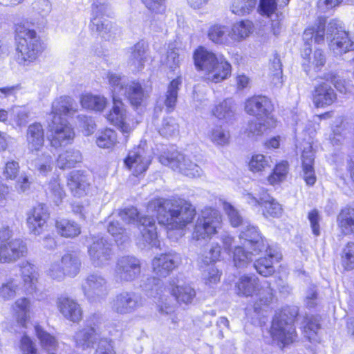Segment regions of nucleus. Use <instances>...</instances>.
<instances>
[{
	"mask_svg": "<svg viewBox=\"0 0 354 354\" xmlns=\"http://www.w3.org/2000/svg\"><path fill=\"white\" fill-rule=\"evenodd\" d=\"M107 231L118 244H122L129 239L126 229L122 226L118 220H115L111 216L109 217Z\"/></svg>",
	"mask_w": 354,
	"mask_h": 354,
	"instance_id": "nucleus-44",
	"label": "nucleus"
},
{
	"mask_svg": "<svg viewBox=\"0 0 354 354\" xmlns=\"http://www.w3.org/2000/svg\"><path fill=\"white\" fill-rule=\"evenodd\" d=\"M288 310L284 309L277 313L272 320L270 334L273 339L277 340L283 347L292 343L297 337L294 326V318L297 314L295 311L290 316Z\"/></svg>",
	"mask_w": 354,
	"mask_h": 354,
	"instance_id": "nucleus-7",
	"label": "nucleus"
},
{
	"mask_svg": "<svg viewBox=\"0 0 354 354\" xmlns=\"http://www.w3.org/2000/svg\"><path fill=\"white\" fill-rule=\"evenodd\" d=\"M160 161L162 165L169 167L174 171H178L188 177H199L203 173L201 167L194 162L189 156L178 151L172 152L166 156H161Z\"/></svg>",
	"mask_w": 354,
	"mask_h": 354,
	"instance_id": "nucleus-10",
	"label": "nucleus"
},
{
	"mask_svg": "<svg viewBox=\"0 0 354 354\" xmlns=\"http://www.w3.org/2000/svg\"><path fill=\"white\" fill-rule=\"evenodd\" d=\"M277 121L272 117L264 118H257L248 123V135L252 136H261L267 130L274 128Z\"/></svg>",
	"mask_w": 354,
	"mask_h": 354,
	"instance_id": "nucleus-39",
	"label": "nucleus"
},
{
	"mask_svg": "<svg viewBox=\"0 0 354 354\" xmlns=\"http://www.w3.org/2000/svg\"><path fill=\"white\" fill-rule=\"evenodd\" d=\"M57 305L59 312L67 319L73 322H78L82 319L80 306L74 299L62 295L57 298Z\"/></svg>",
	"mask_w": 354,
	"mask_h": 354,
	"instance_id": "nucleus-28",
	"label": "nucleus"
},
{
	"mask_svg": "<svg viewBox=\"0 0 354 354\" xmlns=\"http://www.w3.org/2000/svg\"><path fill=\"white\" fill-rule=\"evenodd\" d=\"M181 84L182 80L180 77L171 80L168 84L165 95L160 97L158 100L155 110L158 109L161 111L165 106L167 113L172 112L177 104L178 91Z\"/></svg>",
	"mask_w": 354,
	"mask_h": 354,
	"instance_id": "nucleus-25",
	"label": "nucleus"
},
{
	"mask_svg": "<svg viewBox=\"0 0 354 354\" xmlns=\"http://www.w3.org/2000/svg\"><path fill=\"white\" fill-rule=\"evenodd\" d=\"M50 145L55 148L66 146L73 140L75 133L66 119L55 116L48 124Z\"/></svg>",
	"mask_w": 354,
	"mask_h": 354,
	"instance_id": "nucleus-14",
	"label": "nucleus"
},
{
	"mask_svg": "<svg viewBox=\"0 0 354 354\" xmlns=\"http://www.w3.org/2000/svg\"><path fill=\"white\" fill-rule=\"evenodd\" d=\"M86 298L91 303L100 302L109 295L108 281L99 273L88 274L82 285Z\"/></svg>",
	"mask_w": 354,
	"mask_h": 354,
	"instance_id": "nucleus-13",
	"label": "nucleus"
},
{
	"mask_svg": "<svg viewBox=\"0 0 354 354\" xmlns=\"http://www.w3.org/2000/svg\"><path fill=\"white\" fill-rule=\"evenodd\" d=\"M90 178L82 171H73L68 177V186L75 196L87 194L91 186Z\"/></svg>",
	"mask_w": 354,
	"mask_h": 354,
	"instance_id": "nucleus-27",
	"label": "nucleus"
},
{
	"mask_svg": "<svg viewBox=\"0 0 354 354\" xmlns=\"http://www.w3.org/2000/svg\"><path fill=\"white\" fill-rule=\"evenodd\" d=\"M147 211L156 213L159 224L169 229H183L196 215L192 204L184 199L156 198L149 202Z\"/></svg>",
	"mask_w": 354,
	"mask_h": 354,
	"instance_id": "nucleus-2",
	"label": "nucleus"
},
{
	"mask_svg": "<svg viewBox=\"0 0 354 354\" xmlns=\"http://www.w3.org/2000/svg\"><path fill=\"white\" fill-rule=\"evenodd\" d=\"M93 32H96L102 39L109 40L111 37V23L106 19L91 18L89 25Z\"/></svg>",
	"mask_w": 354,
	"mask_h": 354,
	"instance_id": "nucleus-45",
	"label": "nucleus"
},
{
	"mask_svg": "<svg viewBox=\"0 0 354 354\" xmlns=\"http://www.w3.org/2000/svg\"><path fill=\"white\" fill-rule=\"evenodd\" d=\"M30 301L27 298H19L15 303V310L19 324L25 326L28 317Z\"/></svg>",
	"mask_w": 354,
	"mask_h": 354,
	"instance_id": "nucleus-49",
	"label": "nucleus"
},
{
	"mask_svg": "<svg viewBox=\"0 0 354 354\" xmlns=\"http://www.w3.org/2000/svg\"><path fill=\"white\" fill-rule=\"evenodd\" d=\"M47 194L57 205L62 202L65 196V192L58 178L50 180L48 185Z\"/></svg>",
	"mask_w": 354,
	"mask_h": 354,
	"instance_id": "nucleus-50",
	"label": "nucleus"
},
{
	"mask_svg": "<svg viewBox=\"0 0 354 354\" xmlns=\"http://www.w3.org/2000/svg\"><path fill=\"white\" fill-rule=\"evenodd\" d=\"M304 333L310 341L314 339L317 331L320 328V324L317 318L314 316H307L305 318Z\"/></svg>",
	"mask_w": 354,
	"mask_h": 354,
	"instance_id": "nucleus-58",
	"label": "nucleus"
},
{
	"mask_svg": "<svg viewBox=\"0 0 354 354\" xmlns=\"http://www.w3.org/2000/svg\"><path fill=\"white\" fill-rule=\"evenodd\" d=\"M59 262L67 276L74 277L80 272L81 261L76 254L67 252L62 257Z\"/></svg>",
	"mask_w": 354,
	"mask_h": 354,
	"instance_id": "nucleus-40",
	"label": "nucleus"
},
{
	"mask_svg": "<svg viewBox=\"0 0 354 354\" xmlns=\"http://www.w3.org/2000/svg\"><path fill=\"white\" fill-rule=\"evenodd\" d=\"M212 115L218 120H225L232 122L236 119V107L232 99H226L216 105L212 110Z\"/></svg>",
	"mask_w": 354,
	"mask_h": 354,
	"instance_id": "nucleus-37",
	"label": "nucleus"
},
{
	"mask_svg": "<svg viewBox=\"0 0 354 354\" xmlns=\"http://www.w3.org/2000/svg\"><path fill=\"white\" fill-rule=\"evenodd\" d=\"M102 322L103 317L102 315L95 313L87 319L86 328L102 337Z\"/></svg>",
	"mask_w": 354,
	"mask_h": 354,
	"instance_id": "nucleus-59",
	"label": "nucleus"
},
{
	"mask_svg": "<svg viewBox=\"0 0 354 354\" xmlns=\"http://www.w3.org/2000/svg\"><path fill=\"white\" fill-rule=\"evenodd\" d=\"M118 216L126 223H136L140 228L145 246L147 245L151 248L159 247L160 242L158 239L156 219L153 216H140L138 209L133 207L122 209Z\"/></svg>",
	"mask_w": 354,
	"mask_h": 354,
	"instance_id": "nucleus-6",
	"label": "nucleus"
},
{
	"mask_svg": "<svg viewBox=\"0 0 354 354\" xmlns=\"http://www.w3.org/2000/svg\"><path fill=\"white\" fill-rule=\"evenodd\" d=\"M32 8L41 17H46L50 12L52 7L48 0H36L32 3Z\"/></svg>",
	"mask_w": 354,
	"mask_h": 354,
	"instance_id": "nucleus-64",
	"label": "nucleus"
},
{
	"mask_svg": "<svg viewBox=\"0 0 354 354\" xmlns=\"http://www.w3.org/2000/svg\"><path fill=\"white\" fill-rule=\"evenodd\" d=\"M250 170L253 172H259L268 167V159L262 154L252 156L248 164Z\"/></svg>",
	"mask_w": 354,
	"mask_h": 354,
	"instance_id": "nucleus-60",
	"label": "nucleus"
},
{
	"mask_svg": "<svg viewBox=\"0 0 354 354\" xmlns=\"http://www.w3.org/2000/svg\"><path fill=\"white\" fill-rule=\"evenodd\" d=\"M35 330L38 339L40 340L42 347L48 351L49 353L53 351L57 346L56 338L50 333L45 331L40 326H35Z\"/></svg>",
	"mask_w": 354,
	"mask_h": 354,
	"instance_id": "nucleus-47",
	"label": "nucleus"
},
{
	"mask_svg": "<svg viewBox=\"0 0 354 354\" xmlns=\"http://www.w3.org/2000/svg\"><path fill=\"white\" fill-rule=\"evenodd\" d=\"M143 304L142 296L131 290H123L116 294L110 301L112 311L119 315L133 313Z\"/></svg>",
	"mask_w": 354,
	"mask_h": 354,
	"instance_id": "nucleus-12",
	"label": "nucleus"
},
{
	"mask_svg": "<svg viewBox=\"0 0 354 354\" xmlns=\"http://www.w3.org/2000/svg\"><path fill=\"white\" fill-rule=\"evenodd\" d=\"M80 102L83 108L99 112L103 111L107 104L104 96L90 93L82 95Z\"/></svg>",
	"mask_w": 354,
	"mask_h": 354,
	"instance_id": "nucleus-42",
	"label": "nucleus"
},
{
	"mask_svg": "<svg viewBox=\"0 0 354 354\" xmlns=\"http://www.w3.org/2000/svg\"><path fill=\"white\" fill-rule=\"evenodd\" d=\"M180 254L171 251L156 257L152 261L153 270L161 277H166L169 273L181 263Z\"/></svg>",
	"mask_w": 354,
	"mask_h": 354,
	"instance_id": "nucleus-22",
	"label": "nucleus"
},
{
	"mask_svg": "<svg viewBox=\"0 0 354 354\" xmlns=\"http://www.w3.org/2000/svg\"><path fill=\"white\" fill-rule=\"evenodd\" d=\"M221 248L218 243H212L209 252H205L198 257V264L201 268L210 267L211 264L218 259Z\"/></svg>",
	"mask_w": 354,
	"mask_h": 354,
	"instance_id": "nucleus-48",
	"label": "nucleus"
},
{
	"mask_svg": "<svg viewBox=\"0 0 354 354\" xmlns=\"http://www.w3.org/2000/svg\"><path fill=\"white\" fill-rule=\"evenodd\" d=\"M169 291L179 304H192L196 296L195 289L190 284L185 283L171 285Z\"/></svg>",
	"mask_w": 354,
	"mask_h": 354,
	"instance_id": "nucleus-31",
	"label": "nucleus"
},
{
	"mask_svg": "<svg viewBox=\"0 0 354 354\" xmlns=\"http://www.w3.org/2000/svg\"><path fill=\"white\" fill-rule=\"evenodd\" d=\"M46 273L50 279L57 281L64 280L65 277L67 276L59 261L52 262L46 270Z\"/></svg>",
	"mask_w": 354,
	"mask_h": 354,
	"instance_id": "nucleus-57",
	"label": "nucleus"
},
{
	"mask_svg": "<svg viewBox=\"0 0 354 354\" xmlns=\"http://www.w3.org/2000/svg\"><path fill=\"white\" fill-rule=\"evenodd\" d=\"M326 19L324 17H319L315 24L306 28L303 34V39L306 45H310L313 41L321 44L324 41L325 25Z\"/></svg>",
	"mask_w": 354,
	"mask_h": 354,
	"instance_id": "nucleus-32",
	"label": "nucleus"
},
{
	"mask_svg": "<svg viewBox=\"0 0 354 354\" xmlns=\"http://www.w3.org/2000/svg\"><path fill=\"white\" fill-rule=\"evenodd\" d=\"M245 201L253 207H263V214L266 217H278L281 215V205L266 193H262L258 197L251 193L245 194Z\"/></svg>",
	"mask_w": 354,
	"mask_h": 354,
	"instance_id": "nucleus-18",
	"label": "nucleus"
},
{
	"mask_svg": "<svg viewBox=\"0 0 354 354\" xmlns=\"http://www.w3.org/2000/svg\"><path fill=\"white\" fill-rule=\"evenodd\" d=\"M17 61L20 65L28 66L41 53L39 37L33 29L25 24H17L15 28Z\"/></svg>",
	"mask_w": 354,
	"mask_h": 354,
	"instance_id": "nucleus-5",
	"label": "nucleus"
},
{
	"mask_svg": "<svg viewBox=\"0 0 354 354\" xmlns=\"http://www.w3.org/2000/svg\"><path fill=\"white\" fill-rule=\"evenodd\" d=\"M178 131V125L174 118H164L161 127L159 128V133L163 137H170L175 135Z\"/></svg>",
	"mask_w": 354,
	"mask_h": 354,
	"instance_id": "nucleus-56",
	"label": "nucleus"
},
{
	"mask_svg": "<svg viewBox=\"0 0 354 354\" xmlns=\"http://www.w3.org/2000/svg\"><path fill=\"white\" fill-rule=\"evenodd\" d=\"M327 39H330V50L337 56L354 50V40L345 31L339 21L331 20L326 28Z\"/></svg>",
	"mask_w": 354,
	"mask_h": 354,
	"instance_id": "nucleus-9",
	"label": "nucleus"
},
{
	"mask_svg": "<svg viewBox=\"0 0 354 354\" xmlns=\"http://www.w3.org/2000/svg\"><path fill=\"white\" fill-rule=\"evenodd\" d=\"M228 36L234 41H241L242 40L243 38V19L241 18L232 25Z\"/></svg>",
	"mask_w": 354,
	"mask_h": 354,
	"instance_id": "nucleus-62",
	"label": "nucleus"
},
{
	"mask_svg": "<svg viewBox=\"0 0 354 354\" xmlns=\"http://www.w3.org/2000/svg\"><path fill=\"white\" fill-rule=\"evenodd\" d=\"M77 105L74 100L69 96H62L56 99L52 104L51 114L53 118L62 115H71L76 112Z\"/></svg>",
	"mask_w": 354,
	"mask_h": 354,
	"instance_id": "nucleus-35",
	"label": "nucleus"
},
{
	"mask_svg": "<svg viewBox=\"0 0 354 354\" xmlns=\"http://www.w3.org/2000/svg\"><path fill=\"white\" fill-rule=\"evenodd\" d=\"M337 223L343 234L354 233V204L348 205L340 211Z\"/></svg>",
	"mask_w": 354,
	"mask_h": 354,
	"instance_id": "nucleus-36",
	"label": "nucleus"
},
{
	"mask_svg": "<svg viewBox=\"0 0 354 354\" xmlns=\"http://www.w3.org/2000/svg\"><path fill=\"white\" fill-rule=\"evenodd\" d=\"M151 160L149 153L143 147H138L129 152L124 162L134 176H138L147 171Z\"/></svg>",
	"mask_w": 354,
	"mask_h": 354,
	"instance_id": "nucleus-19",
	"label": "nucleus"
},
{
	"mask_svg": "<svg viewBox=\"0 0 354 354\" xmlns=\"http://www.w3.org/2000/svg\"><path fill=\"white\" fill-rule=\"evenodd\" d=\"M117 143V133L111 129L101 132L96 139V144L100 148L109 149Z\"/></svg>",
	"mask_w": 354,
	"mask_h": 354,
	"instance_id": "nucleus-52",
	"label": "nucleus"
},
{
	"mask_svg": "<svg viewBox=\"0 0 354 354\" xmlns=\"http://www.w3.org/2000/svg\"><path fill=\"white\" fill-rule=\"evenodd\" d=\"M27 247L20 239L10 241L0 245V263H12L26 256Z\"/></svg>",
	"mask_w": 354,
	"mask_h": 354,
	"instance_id": "nucleus-24",
	"label": "nucleus"
},
{
	"mask_svg": "<svg viewBox=\"0 0 354 354\" xmlns=\"http://www.w3.org/2000/svg\"><path fill=\"white\" fill-rule=\"evenodd\" d=\"M74 340L76 347L82 350L93 347V344L98 341V345L94 354H115L110 341L102 338L86 327L75 333Z\"/></svg>",
	"mask_w": 354,
	"mask_h": 354,
	"instance_id": "nucleus-11",
	"label": "nucleus"
},
{
	"mask_svg": "<svg viewBox=\"0 0 354 354\" xmlns=\"http://www.w3.org/2000/svg\"><path fill=\"white\" fill-rule=\"evenodd\" d=\"M55 227L57 233L64 237H75L81 232L80 227L77 223L65 218L57 220Z\"/></svg>",
	"mask_w": 354,
	"mask_h": 354,
	"instance_id": "nucleus-41",
	"label": "nucleus"
},
{
	"mask_svg": "<svg viewBox=\"0 0 354 354\" xmlns=\"http://www.w3.org/2000/svg\"><path fill=\"white\" fill-rule=\"evenodd\" d=\"M26 141L27 149L31 153L39 151L43 147L44 129L41 123L34 122L28 127Z\"/></svg>",
	"mask_w": 354,
	"mask_h": 354,
	"instance_id": "nucleus-29",
	"label": "nucleus"
},
{
	"mask_svg": "<svg viewBox=\"0 0 354 354\" xmlns=\"http://www.w3.org/2000/svg\"><path fill=\"white\" fill-rule=\"evenodd\" d=\"M193 57L196 68L204 72L207 82L218 83L231 74V65L223 57H218L203 46L194 51Z\"/></svg>",
	"mask_w": 354,
	"mask_h": 354,
	"instance_id": "nucleus-4",
	"label": "nucleus"
},
{
	"mask_svg": "<svg viewBox=\"0 0 354 354\" xmlns=\"http://www.w3.org/2000/svg\"><path fill=\"white\" fill-rule=\"evenodd\" d=\"M301 158L303 178L306 185L313 186L315 183L317 178L314 169L315 157L311 146L304 149Z\"/></svg>",
	"mask_w": 354,
	"mask_h": 354,
	"instance_id": "nucleus-30",
	"label": "nucleus"
},
{
	"mask_svg": "<svg viewBox=\"0 0 354 354\" xmlns=\"http://www.w3.org/2000/svg\"><path fill=\"white\" fill-rule=\"evenodd\" d=\"M81 160L82 154L80 151L68 149L59 155L57 164L60 169H65L75 167V164Z\"/></svg>",
	"mask_w": 354,
	"mask_h": 354,
	"instance_id": "nucleus-43",
	"label": "nucleus"
},
{
	"mask_svg": "<svg viewBox=\"0 0 354 354\" xmlns=\"http://www.w3.org/2000/svg\"><path fill=\"white\" fill-rule=\"evenodd\" d=\"M140 287L148 297L158 298V304L165 301L163 292V283L160 279L155 277H147L142 279Z\"/></svg>",
	"mask_w": 354,
	"mask_h": 354,
	"instance_id": "nucleus-34",
	"label": "nucleus"
},
{
	"mask_svg": "<svg viewBox=\"0 0 354 354\" xmlns=\"http://www.w3.org/2000/svg\"><path fill=\"white\" fill-rule=\"evenodd\" d=\"M263 250L266 251L268 257L256 259L252 267L259 274L267 277L274 272V261L281 260V254L276 249L268 247L257 227L247 223V225L245 226V263L246 261H252L256 256Z\"/></svg>",
	"mask_w": 354,
	"mask_h": 354,
	"instance_id": "nucleus-3",
	"label": "nucleus"
},
{
	"mask_svg": "<svg viewBox=\"0 0 354 354\" xmlns=\"http://www.w3.org/2000/svg\"><path fill=\"white\" fill-rule=\"evenodd\" d=\"M342 266L346 270L354 269V242L348 243L342 252Z\"/></svg>",
	"mask_w": 354,
	"mask_h": 354,
	"instance_id": "nucleus-55",
	"label": "nucleus"
},
{
	"mask_svg": "<svg viewBox=\"0 0 354 354\" xmlns=\"http://www.w3.org/2000/svg\"><path fill=\"white\" fill-rule=\"evenodd\" d=\"M288 163L287 161H282L277 164L273 172L267 178L268 183L272 185H274L283 180L288 173Z\"/></svg>",
	"mask_w": 354,
	"mask_h": 354,
	"instance_id": "nucleus-53",
	"label": "nucleus"
},
{
	"mask_svg": "<svg viewBox=\"0 0 354 354\" xmlns=\"http://www.w3.org/2000/svg\"><path fill=\"white\" fill-rule=\"evenodd\" d=\"M21 277L28 286V291L30 293L36 290V283L39 278L37 268L29 261H23L19 265Z\"/></svg>",
	"mask_w": 354,
	"mask_h": 354,
	"instance_id": "nucleus-38",
	"label": "nucleus"
},
{
	"mask_svg": "<svg viewBox=\"0 0 354 354\" xmlns=\"http://www.w3.org/2000/svg\"><path fill=\"white\" fill-rule=\"evenodd\" d=\"M107 77L113 93V104L106 118L127 137L125 134L131 132L138 122L127 113L125 105L118 97H125L133 108L138 109L143 105L149 93L139 81L130 80L113 73H109Z\"/></svg>",
	"mask_w": 354,
	"mask_h": 354,
	"instance_id": "nucleus-1",
	"label": "nucleus"
},
{
	"mask_svg": "<svg viewBox=\"0 0 354 354\" xmlns=\"http://www.w3.org/2000/svg\"><path fill=\"white\" fill-rule=\"evenodd\" d=\"M92 243L88 248V253L92 265L102 268L109 263L112 258L111 245L104 236L97 235L92 238Z\"/></svg>",
	"mask_w": 354,
	"mask_h": 354,
	"instance_id": "nucleus-15",
	"label": "nucleus"
},
{
	"mask_svg": "<svg viewBox=\"0 0 354 354\" xmlns=\"http://www.w3.org/2000/svg\"><path fill=\"white\" fill-rule=\"evenodd\" d=\"M277 9L276 0H260L259 10L261 15L270 17Z\"/></svg>",
	"mask_w": 354,
	"mask_h": 354,
	"instance_id": "nucleus-63",
	"label": "nucleus"
},
{
	"mask_svg": "<svg viewBox=\"0 0 354 354\" xmlns=\"http://www.w3.org/2000/svg\"><path fill=\"white\" fill-rule=\"evenodd\" d=\"M141 272L140 261L134 256L124 255L118 259L115 265V277L120 282H131Z\"/></svg>",
	"mask_w": 354,
	"mask_h": 354,
	"instance_id": "nucleus-16",
	"label": "nucleus"
},
{
	"mask_svg": "<svg viewBox=\"0 0 354 354\" xmlns=\"http://www.w3.org/2000/svg\"><path fill=\"white\" fill-rule=\"evenodd\" d=\"M19 164L16 160H9L5 163L3 176L6 180H15L19 173Z\"/></svg>",
	"mask_w": 354,
	"mask_h": 354,
	"instance_id": "nucleus-61",
	"label": "nucleus"
},
{
	"mask_svg": "<svg viewBox=\"0 0 354 354\" xmlns=\"http://www.w3.org/2000/svg\"><path fill=\"white\" fill-rule=\"evenodd\" d=\"M49 218L47 206L39 203L31 209L27 214L26 224L31 234H41L46 227V222Z\"/></svg>",
	"mask_w": 354,
	"mask_h": 354,
	"instance_id": "nucleus-21",
	"label": "nucleus"
},
{
	"mask_svg": "<svg viewBox=\"0 0 354 354\" xmlns=\"http://www.w3.org/2000/svg\"><path fill=\"white\" fill-rule=\"evenodd\" d=\"M148 46L142 40L137 42L129 49L127 65L133 72L142 70L147 61Z\"/></svg>",
	"mask_w": 354,
	"mask_h": 354,
	"instance_id": "nucleus-26",
	"label": "nucleus"
},
{
	"mask_svg": "<svg viewBox=\"0 0 354 354\" xmlns=\"http://www.w3.org/2000/svg\"><path fill=\"white\" fill-rule=\"evenodd\" d=\"M20 290L19 282L17 279L10 277L0 286V297L3 300H10L15 298Z\"/></svg>",
	"mask_w": 354,
	"mask_h": 354,
	"instance_id": "nucleus-46",
	"label": "nucleus"
},
{
	"mask_svg": "<svg viewBox=\"0 0 354 354\" xmlns=\"http://www.w3.org/2000/svg\"><path fill=\"white\" fill-rule=\"evenodd\" d=\"M221 216L218 210L207 207L202 210L192 233V239L196 241L206 242L216 233L220 227Z\"/></svg>",
	"mask_w": 354,
	"mask_h": 354,
	"instance_id": "nucleus-8",
	"label": "nucleus"
},
{
	"mask_svg": "<svg viewBox=\"0 0 354 354\" xmlns=\"http://www.w3.org/2000/svg\"><path fill=\"white\" fill-rule=\"evenodd\" d=\"M245 297H256L261 305H269L274 297V290L267 281L259 283L257 277L245 276Z\"/></svg>",
	"mask_w": 354,
	"mask_h": 354,
	"instance_id": "nucleus-17",
	"label": "nucleus"
},
{
	"mask_svg": "<svg viewBox=\"0 0 354 354\" xmlns=\"http://www.w3.org/2000/svg\"><path fill=\"white\" fill-rule=\"evenodd\" d=\"M228 29L226 26L216 24L211 26L208 30V38L215 44H225L228 39L226 32Z\"/></svg>",
	"mask_w": 354,
	"mask_h": 354,
	"instance_id": "nucleus-51",
	"label": "nucleus"
},
{
	"mask_svg": "<svg viewBox=\"0 0 354 354\" xmlns=\"http://www.w3.org/2000/svg\"><path fill=\"white\" fill-rule=\"evenodd\" d=\"M272 110L271 100L264 95H254L245 102V111L256 118L270 117Z\"/></svg>",
	"mask_w": 354,
	"mask_h": 354,
	"instance_id": "nucleus-23",
	"label": "nucleus"
},
{
	"mask_svg": "<svg viewBox=\"0 0 354 354\" xmlns=\"http://www.w3.org/2000/svg\"><path fill=\"white\" fill-rule=\"evenodd\" d=\"M208 136L214 145L224 146L228 143L230 134L221 126H216L209 131Z\"/></svg>",
	"mask_w": 354,
	"mask_h": 354,
	"instance_id": "nucleus-54",
	"label": "nucleus"
},
{
	"mask_svg": "<svg viewBox=\"0 0 354 354\" xmlns=\"http://www.w3.org/2000/svg\"><path fill=\"white\" fill-rule=\"evenodd\" d=\"M49 218L47 206L39 203L31 209L27 214L26 224L31 234H41L46 227V222Z\"/></svg>",
	"mask_w": 354,
	"mask_h": 354,
	"instance_id": "nucleus-20",
	"label": "nucleus"
},
{
	"mask_svg": "<svg viewBox=\"0 0 354 354\" xmlns=\"http://www.w3.org/2000/svg\"><path fill=\"white\" fill-rule=\"evenodd\" d=\"M313 102L317 107H324L332 104L337 99L331 86L326 83L315 88L313 93Z\"/></svg>",
	"mask_w": 354,
	"mask_h": 354,
	"instance_id": "nucleus-33",
	"label": "nucleus"
}]
</instances>
